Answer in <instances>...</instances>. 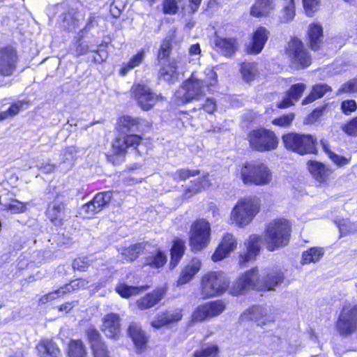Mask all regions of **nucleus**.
<instances>
[{
    "instance_id": "nucleus-38",
    "label": "nucleus",
    "mask_w": 357,
    "mask_h": 357,
    "mask_svg": "<svg viewBox=\"0 0 357 357\" xmlns=\"http://www.w3.org/2000/svg\"><path fill=\"white\" fill-rule=\"evenodd\" d=\"M167 262V256L161 250L152 252L144 258V265L150 266L152 268H158L163 266Z\"/></svg>"
},
{
    "instance_id": "nucleus-56",
    "label": "nucleus",
    "mask_w": 357,
    "mask_h": 357,
    "mask_svg": "<svg viewBox=\"0 0 357 357\" xmlns=\"http://www.w3.org/2000/svg\"><path fill=\"white\" fill-rule=\"evenodd\" d=\"M303 3L307 15L312 16L318 8L319 0H303Z\"/></svg>"
},
{
    "instance_id": "nucleus-43",
    "label": "nucleus",
    "mask_w": 357,
    "mask_h": 357,
    "mask_svg": "<svg viewBox=\"0 0 357 357\" xmlns=\"http://www.w3.org/2000/svg\"><path fill=\"white\" fill-rule=\"evenodd\" d=\"M91 349L105 343L99 331L93 326L89 327L85 331Z\"/></svg>"
},
{
    "instance_id": "nucleus-14",
    "label": "nucleus",
    "mask_w": 357,
    "mask_h": 357,
    "mask_svg": "<svg viewBox=\"0 0 357 357\" xmlns=\"http://www.w3.org/2000/svg\"><path fill=\"white\" fill-rule=\"evenodd\" d=\"M18 61L17 51L12 46L0 49V75L10 76L16 70Z\"/></svg>"
},
{
    "instance_id": "nucleus-35",
    "label": "nucleus",
    "mask_w": 357,
    "mask_h": 357,
    "mask_svg": "<svg viewBox=\"0 0 357 357\" xmlns=\"http://www.w3.org/2000/svg\"><path fill=\"white\" fill-rule=\"evenodd\" d=\"M185 242L180 239L176 238L171 249V261L170 267L174 268L181 260L185 252Z\"/></svg>"
},
{
    "instance_id": "nucleus-26",
    "label": "nucleus",
    "mask_w": 357,
    "mask_h": 357,
    "mask_svg": "<svg viewBox=\"0 0 357 357\" xmlns=\"http://www.w3.org/2000/svg\"><path fill=\"white\" fill-rule=\"evenodd\" d=\"M307 165L311 174L320 183L325 182L331 174V170L321 162L310 160Z\"/></svg>"
},
{
    "instance_id": "nucleus-53",
    "label": "nucleus",
    "mask_w": 357,
    "mask_h": 357,
    "mask_svg": "<svg viewBox=\"0 0 357 357\" xmlns=\"http://www.w3.org/2000/svg\"><path fill=\"white\" fill-rule=\"evenodd\" d=\"M294 119V114L289 113L287 114H284L277 119L273 120L272 123L273 125L281 126V127H287L289 126Z\"/></svg>"
},
{
    "instance_id": "nucleus-24",
    "label": "nucleus",
    "mask_w": 357,
    "mask_h": 357,
    "mask_svg": "<svg viewBox=\"0 0 357 357\" xmlns=\"http://www.w3.org/2000/svg\"><path fill=\"white\" fill-rule=\"evenodd\" d=\"M36 349L39 357H61V352L58 345L52 339L40 340Z\"/></svg>"
},
{
    "instance_id": "nucleus-34",
    "label": "nucleus",
    "mask_w": 357,
    "mask_h": 357,
    "mask_svg": "<svg viewBox=\"0 0 357 357\" xmlns=\"http://www.w3.org/2000/svg\"><path fill=\"white\" fill-rule=\"evenodd\" d=\"M208 181L206 178H198L192 181L190 184L186 188L183 193L184 199H189L195 195L202 192L208 186Z\"/></svg>"
},
{
    "instance_id": "nucleus-29",
    "label": "nucleus",
    "mask_w": 357,
    "mask_h": 357,
    "mask_svg": "<svg viewBox=\"0 0 357 357\" xmlns=\"http://www.w3.org/2000/svg\"><path fill=\"white\" fill-rule=\"evenodd\" d=\"M284 280L282 271L279 268H275L267 273L263 280V287L267 290H274L275 287L280 285Z\"/></svg>"
},
{
    "instance_id": "nucleus-61",
    "label": "nucleus",
    "mask_w": 357,
    "mask_h": 357,
    "mask_svg": "<svg viewBox=\"0 0 357 357\" xmlns=\"http://www.w3.org/2000/svg\"><path fill=\"white\" fill-rule=\"evenodd\" d=\"M278 340L279 338L277 336L271 334L265 335L262 337L263 344L268 347L271 350H273L275 348Z\"/></svg>"
},
{
    "instance_id": "nucleus-18",
    "label": "nucleus",
    "mask_w": 357,
    "mask_h": 357,
    "mask_svg": "<svg viewBox=\"0 0 357 357\" xmlns=\"http://www.w3.org/2000/svg\"><path fill=\"white\" fill-rule=\"evenodd\" d=\"M120 321L119 314L116 313H109L103 317L101 330L108 338H119L121 332Z\"/></svg>"
},
{
    "instance_id": "nucleus-59",
    "label": "nucleus",
    "mask_w": 357,
    "mask_h": 357,
    "mask_svg": "<svg viewBox=\"0 0 357 357\" xmlns=\"http://www.w3.org/2000/svg\"><path fill=\"white\" fill-rule=\"evenodd\" d=\"M93 357H110L109 352L105 343L91 349Z\"/></svg>"
},
{
    "instance_id": "nucleus-55",
    "label": "nucleus",
    "mask_w": 357,
    "mask_h": 357,
    "mask_svg": "<svg viewBox=\"0 0 357 357\" xmlns=\"http://www.w3.org/2000/svg\"><path fill=\"white\" fill-rule=\"evenodd\" d=\"M72 265L73 269H77L80 271H85L91 265V264L86 257H79L73 261Z\"/></svg>"
},
{
    "instance_id": "nucleus-58",
    "label": "nucleus",
    "mask_w": 357,
    "mask_h": 357,
    "mask_svg": "<svg viewBox=\"0 0 357 357\" xmlns=\"http://www.w3.org/2000/svg\"><path fill=\"white\" fill-rule=\"evenodd\" d=\"M4 206L6 209L10 210L13 213H22L26 209V206L17 200H14L13 203L5 204Z\"/></svg>"
},
{
    "instance_id": "nucleus-27",
    "label": "nucleus",
    "mask_w": 357,
    "mask_h": 357,
    "mask_svg": "<svg viewBox=\"0 0 357 357\" xmlns=\"http://www.w3.org/2000/svg\"><path fill=\"white\" fill-rule=\"evenodd\" d=\"M201 265L202 263L199 259L193 258L181 271L178 284H184L190 281L199 271Z\"/></svg>"
},
{
    "instance_id": "nucleus-44",
    "label": "nucleus",
    "mask_w": 357,
    "mask_h": 357,
    "mask_svg": "<svg viewBox=\"0 0 357 357\" xmlns=\"http://www.w3.org/2000/svg\"><path fill=\"white\" fill-rule=\"evenodd\" d=\"M148 243L142 242L131 245L124 250L123 253L126 259L129 261L135 260L144 250H145Z\"/></svg>"
},
{
    "instance_id": "nucleus-17",
    "label": "nucleus",
    "mask_w": 357,
    "mask_h": 357,
    "mask_svg": "<svg viewBox=\"0 0 357 357\" xmlns=\"http://www.w3.org/2000/svg\"><path fill=\"white\" fill-rule=\"evenodd\" d=\"M65 206L64 197L60 194L56 195L54 200L48 204L46 215L55 226L63 225V213Z\"/></svg>"
},
{
    "instance_id": "nucleus-42",
    "label": "nucleus",
    "mask_w": 357,
    "mask_h": 357,
    "mask_svg": "<svg viewBox=\"0 0 357 357\" xmlns=\"http://www.w3.org/2000/svg\"><path fill=\"white\" fill-rule=\"evenodd\" d=\"M172 49V45L170 40L165 39L162 40L157 55L158 64L168 62L167 59L169 57Z\"/></svg>"
},
{
    "instance_id": "nucleus-23",
    "label": "nucleus",
    "mask_w": 357,
    "mask_h": 357,
    "mask_svg": "<svg viewBox=\"0 0 357 357\" xmlns=\"http://www.w3.org/2000/svg\"><path fill=\"white\" fill-rule=\"evenodd\" d=\"M160 68L158 71V77L160 79L174 84L178 79V73L177 72V62L173 59L168 62L158 64Z\"/></svg>"
},
{
    "instance_id": "nucleus-9",
    "label": "nucleus",
    "mask_w": 357,
    "mask_h": 357,
    "mask_svg": "<svg viewBox=\"0 0 357 357\" xmlns=\"http://www.w3.org/2000/svg\"><path fill=\"white\" fill-rule=\"evenodd\" d=\"M202 294L204 298L218 296L229 287L228 279L221 272H211L202 280Z\"/></svg>"
},
{
    "instance_id": "nucleus-6",
    "label": "nucleus",
    "mask_w": 357,
    "mask_h": 357,
    "mask_svg": "<svg viewBox=\"0 0 357 357\" xmlns=\"http://www.w3.org/2000/svg\"><path fill=\"white\" fill-rule=\"evenodd\" d=\"M282 138L286 149L300 155L313 153L317 151V139L311 135L290 132Z\"/></svg>"
},
{
    "instance_id": "nucleus-5",
    "label": "nucleus",
    "mask_w": 357,
    "mask_h": 357,
    "mask_svg": "<svg viewBox=\"0 0 357 357\" xmlns=\"http://www.w3.org/2000/svg\"><path fill=\"white\" fill-rule=\"evenodd\" d=\"M250 146L256 151L268 152L277 149L279 139L271 130L260 128L252 130L248 135Z\"/></svg>"
},
{
    "instance_id": "nucleus-64",
    "label": "nucleus",
    "mask_w": 357,
    "mask_h": 357,
    "mask_svg": "<svg viewBox=\"0 0 357 357\" xmlns=\"http://www.w3.org/2000/svg\"><path fill=\"white\" fill-rule=\"evenodd\" d=\"M199 109H203L206 112L211 114L213 113L215 109H216V104L215 101L212 99L207 98L204 103L199 104Z\"/></svg>"
},
{
    "instance_id": "nucleus-60",
    "label": "nucleus",
    "mask_w": 357,
    "mask_h": 357,
    "mask_svg": "<svg viewBox=\"0 0 357 357\" xmlns=\"http://www.w3.org/2000/svg\"><path fill=\"white\" fill-rule=\"evenodd\" d=\"M357 108V104L355 100H344L341 104V109L346 114H349L351 112L355 111Z\"/></svg>"
},
{
    "instance_id": "nucleus-15",
    "label": "nucleus",
    "mask_w": 357,
    "mask_h": 357,
    "mask_svg": "<svg viewBox=\"0 0 357 357\" xmlns=\"http://www.w3.org/2000/svg\"><path fill=\"white\" fill-rule=\"evenodd\" d=\"M113 193L112 191L99 192L93 199L82 206V211L89 215H93L105 208H107L112 200Z\"/></svg>"
},
{
    "instance_id": "nucleus-51",
    "label": "nucleus",
    "mask_w": 357,
    "mask_h": 357,
    "mask_svg": "<svg viewBox=\"0 0 357 357\" xmlns=\"http://www.w3.org/2000/svg\"><path fill=\"white\" fill-rule=\"evenodd\" d=\"M26 104L27 102L24 100H18L13 103L6 111L3 112L6 114V119L8 117H13L17 115L22 109L23 106Z\"/></svg>"
},
{
    "instance_id": "nucleus-10",
    "label": "nucleus",
    "mask_w": 357,
    "mask_h": 357,
    "mask_svg": "<svg viewBox=\"0 0 357 357\" xmlns=\"http://www.w3.org/2000/svg\"><path fill=\"white\" fill-rule=\"evenodd\" d=\"M211 227L208 222L198 220L192 224L190 229V243L192 250L200 251L209 243Z\"/></svg>"
},
{
    "instance_id": "nucleus-41",
    "label": "nucleus",
    "mask_w": 357,
    "mask_h": 357,
    "mask_svg": "<svg viewBox=\"0 0 357 357\" xmlns=\"http://www.w3.org/2000/svg\"><path fill=\"white\" fill-rule=\"evenodd\" d=\"M324 253L322 248H311L303 253L301 263L303 264L314 263L323 257Z\"/></svg>"
},
{
    "instance_id": "nucleus-49",
    "label": "nucleus",
    "mask_w": 357,
    "mask_h": 357,
    "mask_svg": "<svg viewBox=\"0 0 357 357\" xmlns=\"http://www.w3.org/2000/svg\"><path fill=\"white\" fill-rule=\"evenodd\" d=\"M306 86L303 83H298L293 84L289 90L287 92L294 101H297L302 96Z\"/></svg>"
},
{
    "instance_id": "nucleus-48",
    "label": "nucleus",
    "mask_w": 357,
    "mask_h": 357,
    "mask_svg": "<svg viewBox=\"0 0 357 357\" xmlns=\"http://www.w3.org/2000/svg\"><path fill=\"white\" fill-rule=\"evenodd\" d=\"M241 73L243 75V79L246 82H250L253 80L256 73L255 66L250 63H243L241 66Z\"/></svg>"
},
{
    "instance_id": "nucleus-11",
    "label": "nucleus",
    "mask_w": 357,
    "mask_h": 357,
    "mask_svg": "<svg viewBox=\"0 0 357 357\" xmlns=\"http://www.w3.org/2000/svg\"><path fill=\"white\" fill-rule=\"evenodd\" d=\"M132 94L137 105L145 111L151 109L162 97L154 93L149 86L137 84L132 87Z\"/></svg>"
},
{
    "instance_id": "nucleus-12",
    "label": "nucleus",
    "mask_w": 357,
    "mask_h": 357,
    "mask_svg": "<svg viewBox=\"0 0 357 357\" xmlns=\"http://www.w3.org/2000/svg\"><path fill=\"white\" fill-rule=\"evenodd\" d=\"M336 327L341 335H349L357 331V305L351 309L343 308Z\"/></svg>"
},
{
    "instance_id": "nucleus-1",
    "label": "nucleus",
    "mask_w": 357,
    "mask_h": 357,
    "mask_svg": "<svg viewBox=\"0 0 357 357\" xmlns=\"http://www.w3.org/2000/svg\"><path fill=\"white\" fill-rule=\"evenodd\" d=\"M142 119L130 116H123L118 121V130L123 135L112 142V149L116 155H124L128 147H137L141 140L140 135L135 134L139 131Z\"/></svg>"
},
{
    "instance_id": "nucleus-54",
    "label": "nucleus",
    "mask_w": 357,
    "mask_h": 357,
    "mask_svg": "<svg viewBox=\"0 0 357 357\" xmlns=\"http://www.w3.org/2000/svg\"><path fill=\"white\" fill-rule=\"evenodd\" d=\"M355 92H357V78H354L343 84L339 89L337 93Z\"/></svg>"
},
{
    "instance_id": "nucleus-30",
    "label": "nucleus",
    "mask_w": 357,
    "mask_h": 357,
    "mask_svg": "<svg viewBox=\"0 0 357 357\" xmlns=\"http://www.w3.org/2000/svg\"><path fill=\"white\" fill-rule=\"evenodd\" d=\"M274 8L273 0H257L251 8L250 14L252 16L260 17L267 15Z\"/></svg>"
},
{
    "instance_id": "nucleus-19",
    "label": "nucleus",
    "mask_w": 357,
    "mask_h": 357,
    "mask_svg": "<svg viewBox=\"0 0 357 357\" xmlns=\"http://www.w3.org/2000/svg\"><path fill=\"white\" fill-rule=\"evenodd\" d=\"M241 319L244 321H254L258 326H264L268 322H273V317L268 314L266 310L261 306H252L243 312Z\"/></svg>"
},
{
    "instance_id": "nucleus-62",
    "label": "nucleus",
    "mask_w": 357,
    "mask_h": 357,
    "mask_svg": "<svg viewBox=\"0 0 357 357\" xmlns=\"http://www.w3.org/2000/svg\"><path fill=\"white\" fill-rule=\"evenodd\" d=\"M342 129L349 135L357 136V117L344 125Z\"/></svg>"
},
{
    "instance_id": "nucleus-4",
    "label": "nucleus",
    "mask_w": 357,
    "mask_h": 357,
    "mask_svg": "<svg viewBox=\"0 0 357 357\" xmlns=\"http://www.w3.org/2000/svg\"><path fill=\"white\" fill-rule=\"evenodd\" d=\"M241 179L244 184L264 185L272 179V173L269 168L260 161L245 162L241 170Z\"/></svg>"
},
{
    "instance_id": "nucleus-50",
    "label": "nucleus",
    "mask_w": 357,
    "mask_h": 357,
    "mask_svg": "<svg viewBox=\"0 0 357 357\" xmlns=\"http://www.w3.org/2000/svg\"><path fill=\"white\" fill-rule=\"evenodd\" d=\"M127 3V0H114L110 6L111 15L114 18H118Z\"/></svg>"
},
{
    "instance_id": "nucleus-20",
    "label": "nucleus",
    "mask_w": 357,
    "mask_h": 357,
    "mask_svg": "<svg viewBox=\"0 0 357 357\" xmlns=\"http://www.w3.org/2000/svg\"><path fill=\"white\" fill-rule=\"evenodd\" d=\"M261 238L252 234L250 236L246 244V250L240 255L239 264L243 265L255 258L260 251Z\"/></svg>"
},
{
    "instance_id": "nucleus-21",
    "label": "nucleus",
    "mask_w": 357,
    "mask_h": 357,
    "mask_svg": "<svg viewBox=\"0 0 357 357\" xmlns=\"http://www.w3.org/2000/svg\"><path fill=\"white\" fill-rule=\"evenodd\" d=\"M236 245L237 242L234 236L231 234H226L212 255L213 261H218L225 258L230 252L236 248Z\"/></svg>"
},
{
    "instance_id": "nucleus-7",
    "label": "nucleus",
    "mask_w": 357,
    "mask_h": 357,
    "mask_svg": "<svg viewBox=\"0 0 357 357\" xmlns=\"http://www.w3.org/2000/svg\"><path fill=\"white\" fill-rule=\"evenodd\" d=\"M259 208V199L257 197L240 200L231 211V218L238 226L243 227L250 222Z\"/></svg>"
},
{
    "instance_id": "nucleus-22",
    "label": "nucleus",
    "mask_w": 357,
    "mask_h": 357,
    "mask_svg": "<svg viewBox=\"0 0 357 357\" xmlns=\"http://www.w3.org/2000/svg\"><path fill=\"white\" fill-rule=\"evenodd\" d=\"M268 35L269 31L265 27H258L253 33L252 42L248 46V52L253 54L261 52L268 38Z\"/></svg>"
},
{
    "instance_id": "nucleus-8",
    "label": "nucleus",
    "mask_w": 357,
    "mask_h": 357,
    "mask_svg": "<svg viewBox=\"0 0 357 357\" xmlns=\"http://www.w3.org/2000/svg\"><path fill=\"white\" fill-rule=\"evenodd\" d=\"M285 53L291 65L297 70L309 67L312 63V57L302 41L292 38L288 43Z\"/></svg>"
},
{
    "instance_id": "nucleus-13",
    "label": "nucleus",
    "mask_w": 357,
    "mask_h": 357,
    "mask_svg": "<svg viewBox=\"0 0 357 357\" xmlns=\"http://www.w3.org/2000/svg\"><path fill=\"white\" fill-rule=\"evenodd\" d=\"M259 276L256 268H251L239 278L231 286L230 293L234 295L245 294L250 289L257 288Z\"/></svg>"
},
{
    "instance_id": "nucleus-46",
    "label": "nucleus",
    "mask_w": 357,
    "mask_h": 357,
    "mask_svg": "<svg viewBox=\"0 0 357 357\" xmlns=\"http://www.w3.org/2000/svg\"><path fill=\"white\" fill-rule=\"evenodd\" d=\"M145 289L144 287H132L124 284L119 285L116 289V291L124 298L138 294L142 290L144 291Z\"/></svg>"
},
{
    "instance_id": "nucleus-36",
    "label": "nucleus",
    "mask_w": 357,
    "mask_h": 357,
    "mask_svg": "<svg viewBox=\"0 0 357 357\" xmlns=\"http://www.w3.org/2000/svg\"><path fill=\"white\" fill-rule=\"evenodd\" d=\"M68 357H87V349L81 340H71L68 346Z\"/></svg>"
},
{
    "instance_id": "nucleus-47",
    "label": "nucleus",
    "mask_w": 357,
    "mask_h": 357,
    "mask_svg": "<svg viewBox=\"0 0 357 357\" xmlns=\"http://www.w3.org/2000/svg\"><path fill=\"white\" fill-rule=\"evenodd\" d=\"M182 318V314L181 312H166L165 313L161 319L158 320L160 324H156L155 322H153L152 325L154 327H160L164 325H167L172 324L173 322H176L181 320Z\"/></svg>"
},
{
    "instance_id": "nucleus-3",
    "label": "nucleus",
    "mask_w": 357,
    "mask_h": 357,
    "mask_svg": "<svg viewBox=\"0 0 357 357\" xmlns=\"http://www.w3.org/2000/svg\"><path fill=\"white\" fill-rule=\"evenodd\" d=\"M291 225L287 220L280 219L271 222L265 230L264 239L269 251L286 246L290 239Z\"/></svg>"
},
{
    "instance_id": "nucleus-33",
    "label": "nucleus",
    "mask_w": 357,
    "mask_h": 357,
    "mask_svg": "<svg viewBox=\"0 0 357 357\" xmlns=\"http://www.w3.org/2000/svg\"><path fill=\"white\" fill-rule=\"evenodd\" d=\"M331 90V87L326 84L314 85L310 93L303 100L302 104L307 105L311 103L317 99L322 98L328 91Z\"/></svg>"
},
{
    "instance_id": "nucleus-39",
    "label": "nucleus",
    "mask_w": 357,
    "mask_h": 357,
    "mask_svg": "<svg viewBox=\"0 0 357 357\" xmlns=\"http://www.w3.org/2000/svg\"><path fill=\"white\" fill-rule=\"evenodd\" d=\"M146 52L144 50L139 51L128 62L123 63L122 68L120 70V74L125 76L131 69L139 66L144 60Z\"/></svg>"
},
{
    "instance_id": "nucleus-16",
    "label": "nucleus",
    "mask_w": 357,
    "mask_h": 357,
    "mask_svg": "<svg viewBox=\"0 0 357 357\" xmlns=\"http://www.w3.org/2000/svg\"><path fill=\"white\" fill-rule=\"evenodd\" d=\"M225 305L222 301H211L197 308L193 313V319L196 321H202L206 319L218 316L225 310Z\"/></svg>"
},
{
    "instance_id": "nucleus-2",
    "label": "nucleus",
    "mask_w": 357,
    "mask_h": 357,
    "mask_svg": "<svg viewBox=\"0 0 357 357\" xmlns=\"http://www.w3.org/2000/svg\"><path fill=\"white\" fill-rule=\"evenodd\" d=\"M212 78L210 81H203L190 77L183 82L181 89L175 93L176 103L184 105L193 100H199L205 96V87L213 86L217 82V75L211 71Z\"/></svg>"
},
{
    "instance_id": "nucleus-32",
    "label": "nucleus",
    "mask_w": 357,
    "mask_h": 357,
    "mask_svg": "<svg viewBox=\"0 0 357 357\" xmlns=\"http://www.w3.org/2000/svg\"><path fill=\"white\" fill-rule=\"evenodd\" d=\"M61 26L68 31H73L79 26V19L74 9H70L60 15Z\"/></svg>"
},
{
    "instance_id": "nucleus-45",
    "label": "nucleus",
    "mask_w": 357,
    "mask_h": 357,
    "mask_svg": "<svg viewBox=\"0 0 357 357\" xmlns=\"http://www.w3.org/2000/svg\"><path fill=\"white\" fill-rule=\"evenodd\" d=\"M321 144L324 151L327 153L328 157L338 166H342L349 162L348 159L345 157L338 155L331 151L329 149L328 142L324 139L321 140Z\"/></svg>"
},
{
    "instance_id": "nucleus-52",
    "label": "nucleus",
    "mask_w": 357,
    "mask_h": 357,
    "mask_svg": "<svg viewBox=\"0 0 357 357\" xmlns=\"http://www.w3.org/2000/svg\"><path fill=\"white\" fill-rule=\"evenodd\" d=\"M199 174V170H190L188 169H180L177 170L174 174V180H186L190 176H194Z\"/></svg>"
},
{
    "instance_id": "nucleus-40",
    "label": "nucleus",
    "mask_w": 357,
    "mask_h": 357,
    "mask_svg": "<svg viewBox=\"0 0 357 357\" xmlns=\"http://www.w3.org/2000/svg\"><path fill=\"white\" fill-rule=\"evenodd\" d=\"M219 347L215 344H204L199 349L195 350L192 357H218Z\"/></svg>"
},
{
    "instance_id": "nucleus-37",
    "label": "nucleus",
    "mask_w": 357,
    "mask_h": 357,
    "mask_svg": "<svg viewBox=\"0 0 357 357\" xmlns=\"http://www.w3.org/2000/svg\"><path fill=\"white\" fill-rule=\"evenodd\" d=\"M215 45L226 56H231L237 50L238 43L234 38H219Z\"/></svg>"
},
{
    "instance_id": "nucleus-25",
    "label": "nucleus",
    "mask_w": 357,
    "mask_h": 357,
    "mask_svg": "<svg viewBox=\"0 0 357 357\" xmlns=\"http://www.w3.org/2000/svg\"><path fill=\"white\" fill-rule=\"evenodd\" d=\"M165 293V289L162 287L155 289L137 301L138 307L140 310H146L153 307L162 299Z\"/></svg>"
},
{
    "instance_id": "nucleus-31",
    "label": "nucleus",
    "mask_w": 357,
    "mask_h": 357,
    "mask_svg": "<svg viewBox=\"0 0 357 357\" xmlns=\"http://www.w3.org/2000/svg\"><path fill=\"white\" fill-rule=\"evenodd\" d=\"M128 331L130 337L137 347L142 348L146 345L147 337L140 326L136 323H132L130 324Z\"/></svg>"
},
{
    "instance_id": "nucleus-63",
    "label": "nucleus",
    "mask_w": 357,
    "mask_h": 357,
    "mask_svg": "<svg viewBox=\"0 0 357 357\" xmlns=\"http://www.w3.org/2000/svg\"><path fill=\"white\" fill-rule=\"evenodd\" d=\"M90 51L96 53V55L93 56V61L97 63L103 62L108 56L107 52L104 50L98 49L91 50Z\"/></svg>"
},
{
    "instance_id": "nucleus-28",
    "label": "nucleus",
    "mask_w": 357,
    "mask_h": 357,
    "mask_svg": "<svg viewBox=\"0 0 357 357\" xmlns=\"http://www.w3.org/2000/svg\"><path fill=\"white\" fill-rule=\"evenodd\" d=\"M323 37V29L320 24H312L309 26V46L312 50L317 51L319 50Z\"/></svg>"
},
{
    "instance_id": "nucleus-57",
    "label": "nucleus",
    "mask_w": 357,
    "mask_h": 357,
    "mask_svg": "<svg viewBox=\"0 0 357 357\" xmlns=\"http://www.w3.org/2000/svg\"><path fill=\"white\" fill-rule=\"evenodd\" d=\"M178 10V6L176 0H164L163 11L166 14L174 15Z\"/></svg>"
}]
</instances>
